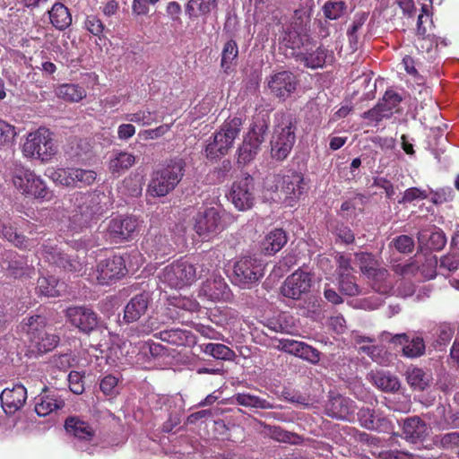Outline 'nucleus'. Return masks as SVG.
Here are the masks:
<instances>
[{
  "label": "nucleus",
  "instance_id": "1",
  "mask_svg": "<svg viewBox=\"0 0 459 459\" xmlns=\"http://www.w3.org/2000/svg\"><path fill=\"white\" fill-rule=\"evenodd\" d=\"M46 318L37 315L24 319L20 325L24 342L32 352L45 353L56 347L59 337L45 332Z\"/></svg>",
  "mask_w": 459,
  "mask_h": 459
},
{
  "label": "nucleus",
  "instance_id": "2",
  "mask_svg": "<svg viewBox=\"0 0 459 459\" xmlns=\"http://www.w3.org/2000/svg\"><path fill=\"white\" fill-rule=\"evenodd\" d=\"M10 177L13 186L22 195L35 199H50L51 194L40 176L21 162L13 163Z\"/></svg>",
  "mask_w": 459,
  "mask_h": 459
},
{
  "label": "nucleus",
  "instance_id": "3",
  "mask_svg": "<svg viewBox=\"0 0 459 459\" xmlns=\"http://www.w3.org/2000/svg\"><path fill=\"white\" fill-rule=\"evenodd\" d=\"M22 152L25 158L48 161L56 153L52 133L46 127H39L29 133Z\"/></svg>",
  "mask_w": 459,
  "mask_h": 459
},
{
  "label": "nucleus",
  "instance_id": "4",
  "mask_svg": "<svg viewBox=\"0 0 459 459\" xmlns=\"http://www.w3.org/2000/svg\"><path fill=\"white\" fill-rule=\"evenodd\" d=\"M182 160H172L164 168L156 170L148 186L152 196H165L172 191L183 177Z\"/></svg>",
  "mask_w": 459,
  "mask_h": 459
},
{
  "label": "nucleus",
  "instance_id": "5",
  "mask_svg": "<svg viewBox=\"0 0 459 459\" xmlns=\"http://www.w3.org/2000/svg\"><path fill=\"white\" fill-rule=\"evenodd\" d=\"M265 190L276 193L280 191L287 201L299 199L305 189L303 175L297 171H288L284 175H269L264 182Z\"/></svg>",
  "mask_w": 459,
  "mask_h": 459
},
{
  "label": "nucleus",
  "instance_id": "6",
  "mask_svg": "<svg viewBox=\"0 0 459 459\" xmlns=\"http://www.w3.org/2000/svg\"><path fill=\"white\" fill-rule=\"evenodd\" d=\"M74 205L76 206L75 213L73 215L72 224L69 230L73 233L78 232V228L82 230L88 227L93 220L102 214L103 208L100 205V197L95 194H78L75 198Z\"/></svg>",
  "mask_w": 459,
  "mask_h": 459
},
{
  "label": "nucleus",
  "instance_id": "7",
  "mask_svg": "<svg viewBox=\"0 0 459 459\" xmlns=\"http://www.w3.org/2000/svg\"><path fill=\"white\" fill-rule=\"evenodd\" d=\"M263 261L254 256H243L235 261L230 276L233 284L241 289L250 288L264 275Z\"/></svg>",
  "mask_w": 459,
  "mask_h": 459
},
{
  "label": "nucleus",
  "instance_id": "8",
  "mask_svg": "<svg viewBox=\"0 0 459 459\" xmlns=\"http://www.w3.org/2000/svg\"><path fill=\"white\" fill-rule=\"evenodd\" d=\"M241 126L242 120L239 117H233L225 121L221 130L215 133L213 141L207 144L205 148L207 157L216 159L225 155L232 147Z\"/></svg>",
  "mask_w": 459,
  "mask_h": 459
},
{
  "label": "nucleus",
  "instance_id": "9",
  "mask_svg": "<svg viewBox=\"0 0 459 459\" xmlns=\"http://www.w3.org/2000/svg\"><path fill=\"white\" fill-rule=\"evenodd\" d=\"M295 126L289 117H281V121L274 129L271 140V154L277 160H282L290 154L295 143Z\"/></svg>",
  "mask_w": 459,
  "mask_h": 459
},
{
  "label": "nucleus",
  "instance_id": "10",
  "mask_svg": "<svg viewBox=\"0 0 459 459\" xmlns=\"http://www.w3.org/2000/svg\"><path fill=\"white\" fill-rule=\"evenodd\" d=\"M65 428L75 438L74 446L77 450L94 454L98 449V440L91 425L77 417H70L65 420Z\"/></svg>",
  "mask_w": 459,
  "mask_h": 459
},
{
  "label": "nucleus",
  "instance_id": "11",
  "mask_svg": "<svg viewBox=\"0 0 459 459\" xmlns=\"http://www.w3.org/2000/svg\"><path fill=\"white\" fill-rule=\"evenodd\" d=\"M37 255L39 260H44L49 264H54L70 273H79L83 269L82 262L65 254L54 240L48 239L44 242L37 252Z\"/></svg>",
  "mask_w": 459,
  "mask_h": 459
},
{
  "label": "nucleus",
  "instance_id": "12",
  "mask_svg": "<svg viewBox=\"0 0 459 459\" xmlns=\"http://www.w3.org/2000/svg\"><path fill=\"white\" fill-rule=\"evenodd\" d=\"M267 129L268 125L264 119L252 124L242 145L238 148V162L239 164L246 165L255 159L264 140Z\"/></svg>",
  "mask_w": 459,
  "mask_h": 459
},
{
  "label": "nucleus",
  "instance_id": "13",
  "mask_svg": "<svg viewBox=\"0 0 459 459\" xmlns=\"http://www.w3.org/2000/svg\"><path fill=\"white\" fill-rule=\"evenodd\" d=\"M100 344L91 345L88 350L89 355L95 357L97 360L105 359L106 363L110 366L133 364L134 354L136 352L134 343L123 342L121 344H112L108 349L105 357L103 356L104 351L100 349Z\"/></svg>",
  "mask_w": 459,
  "mask_h": 459
},
{
  "label": "nucleus",
  "instance_id": "14",
  "mask_svg": "<svg viewBox=\"0 0 459 459\" xmlns=\"http://www.w3.org/2000/svg\"><path fill=\"white\" fill-rule=\"evenodd\" d=\"M195 279V269L186 261H177L167 265L160 275V281L171 289H182Z\"/></svg>",
  "mask_w": 459,
  "mask_h": 459
},
{
  "label": "nucleus",
  "instance_id": "15",
  "mask_svg": "<svg viewBox=\"0 0 459 459\" xmlns=\"http://www.w3.org/2000/svg\"><path fill=\"white\" fill-rule=\"evenodd\" d=\"M230 199L238 211L251 209L255 201V180L247 175L235 181L230 191Z\"/></svg>",
  "mask_w": 459,
  "mask_h": 459
},
{
  "label": "nucleus",
  "instance_id": "16",
  "mask_svg": "<svg viewBox=\"0 0 459 459\" xmlns=\"http://www.w3.org/2000/svg\"><path fill=\"white\" fill-rule=\"evenodd\" d=\"M55 182L65 186H87L93 184L97 172L93 169L81 168L58 169L52 174Z\"/></svg>",
  "mask_w": 459,
  "mask_h": 459
},
{
  "label": "nucleus",
  "instance_id": "17",
  "mask_svg": "<svg viewBox=\"0 0 459 459\" xmlns=\"http://www.w3.org/2000/svg\"><path fill=\"white\" fill-rule=\"evenodd\" d=\"M312 281V273L299 268L285 279L281 287V293L286 298L299 299L303 294L309 292Z\"/></svg>",
  "mask_w": 459,
  "mask_h": 459
},
{
  "label": "nucleus",
  "instance_id": "18",
  "mask_svg": "<svg viewBox=\"0 0 459 459\" xmlns=\"http://www.w3.org/2000/svg\"><path fill=\"white\" fill-rule=\"evenodd\" d=\"M126 273L125 260L120 255H113L100 260L96 268V279L101 285L110 284Z\"/></svg>",
  "mask_w": 459,
  "mask_h": 459
},
{
  "label": "nucleus",
  "instance_id": "19",
  "mask_svg": "<svg viewBox=\"0 0 459 459\" xmlns=\"http://www.w3.org/2000/svg\"><path fill=\"white\" fill-rule=\"evenodd\" d=\"M299 85L297 76L290 71H281L267 78V86L273 95L285 100L295 92Z\"/></svg>",
  "mask_w": 459,
  "mask_h": 459
},
{
  "label": "nucleus",
  "instance_id": "20",
  "mask_svg": "<svg viewBox=\"0 0 459 459\" xmlns=\"http://www.w3.org/2000/svg\"><path fill=\"white\" fill-rule=\"evenodd\" d=\"M372 290L381 295L395 294L402 297H410L414 293L411 284L405 286L404 290L398 288L394 290V280L388 271L385 268L377 271L373 275L367 278Z\"/></svg>",
  "mask_w": 459,
  "mask_h": 459
},
{
  "label": "nucleus",
  "instance_id": "21",
  "mask_svg": "<svg viewBox=\"0 0 459 459\" xmlns=\"http://www.w3.org/2000/svg\"><path fill=\"white\" fill-rule=\"evenodd\" d=\"M0 266L14 278L30 276L33 272L27 258L12 250H6L0 255Z\"/></svg>",
  "mask_w": 459,
  "mask_h": 459
},
{
  "label": "nucleus",
  "instance_id": "22",
  "mask_svg": "<svg viewBox=\"0 0 459 459\" xmlns=\"http://www.w3.org/2000/svg\"><path fill=\"white\" fill-rule=\"evenodd\" d=\"M141 222L134 216L116 217L108 222L107 231L113 239H128L139 230Z\"/></svg>",
  "mask_w": 459,
  "mask_h": 459
},
{
  "label": "nucleus",
  "instance_id": "23",
  "mask_svg": "<svg viewBox=\"0 0 459 459\" xmlns=\"http://www.w3.org/2000/svg\"><path fill=\"white\" fill-rule=\"evenodd\" d=\"M65 316L74 327L87 333L93 331L99 324L97 314L87 307H68Z\"/></svg>",
  "mask_w": 459,
  "mask_h": 459
},
{
  "label": "nucleus",
  "instance_id": "24",
  "mask_svg": "<svg viewBox=\"0 0 459 459\" xmlns=\"http://www.w3.org/2000/svg\"><path fill=\"white\" fill-rule=\"evenodd\" d=\"M1 406L5 414L12 415L21 410L27 400V389L22 384L6 387L0 394Z\"/></svg>",
  "mask_w": 459,
  "mask_h": 459
},
{
  "label": "nucleus",
  "instance_id": "25",
  "mask_svg": "<svg viewBox=\"0 0 459 459\" xmlns=\"http://www.w3.org/2000/svg\"><path fill=\"white\" fill-rule=\"evenodd\" d=\"M136 352L134 354L133 364H137L145 368L154 367L152 362L165 352V347L154 342H139L134 344Z\"/></svg>",
  "mask_w": 459,
  "mask_h": 459
},
{
  "label": "nucleus",
  "instance_id": "26",
  "mask_svg": "<svg viewBox=\"0 0 459 459\" xmlns=\"http://www.w3.org/2000/svg\"><path fill=\"white\" fill-rule=\"evenodd\" d=\"M279 346L281 351L299 357L312 364H316L320 360V351L306 342L292 339H281Z\"/></svg>",
  "mask_w": 459,
  "mask_h": 459
},
{
  "label": "nucleus",
  "instance_id": "27",
  "mask_svg": "<svg viewBox=\"0 0 459 459\" xmlns=\"http://www.w3.org/2000/svg\"><path fill=\"white\" fill-rule=\"evenodd\" d=\"M437 257L430 255L426 256L425 261L420 265H416L412 263L403 264H399L394 266V270L397 274L407 276L413 274L414 271L417 269L424 279L431 280L437 275Z\"/></svg>",
  "mask_w": 459,
  "mask_h": 459
},
{
  "label": "nucleus",
  "instance_id": "28",
  "mask_svg": "<svg viewBox=\"0 0 459 459\" xmlns=\"http://www.w3.org/2000/svg\"><path fill=\"white\" fill-rule=\"evenodd\" d=\"M231 291L224 279L220 274L212 273V278L203 283V296L212 301H228Z\"/></svg>",
  "mask_w": 459,
  "mask_h": 459
},
{
  "label": "nucleus",
  "instance_id": "29",
  "mask_svg": "<svg viewBox=\"0 0 459 459\" xmlns=\"http://www.w3.org/2000/svg\"><path fill=\"white\" fill-rule=\"evenodd\" d=\"M225 228L220 211L212 207L203 214V242L209 241Z\"/></svg>",
  "mask_w": 459,
  "mask_h": 459
},
{
  "label": "nucleus",
  "instance_id": "30",
  "mask_svg": "<svg viewBox=\"0 0 459 459\" xmlns=\"http://www.w3.org/2000/svg\"><path fill=\"white\" fill-rule=\"evenodd\" d=\"M64 405L65 402L56 391L44 390V392L36 398L35 411L39 416L44 417L62 409Z\"/></svg>",
  "mask_w": 459,
  "mask_h": 459
},
{
  "label": "nucleus",
  "instance_id": "31",
  "mask_svg": "<svg viewBox=\"0 0 459 459\" xmlns=\"http://www.w3.org/2000/svg\"><path fill=\"white\" fill-rule=\"evenodd\" d=\"M0 232L2 236L21 249H30L33 243L25 236L18 234L12 226L11 218L8 213L0 214Z\"/></svg>",
  "mask_w": 459,
  "mask_h": 459
},
{
  "label": "nucleus",
  "instance_id": "32",
  "mask_svg": "<svg viewBox=\"0 0 459 459\" xmlns=\"http://www.w3.org/2000/svg\"><path fill=\"white\" fill-rule=\"evenodd\" d=\"M402 97L393 90L386 91L382 101L377 108L366 113L367 117H375L380 120L383 117H388L393 114V110L400 104Z\"/></svg>",
  "mask_w": 459,
  "mask_h": 459
},
{
  "label": "nucleus",
  "instance_id": "33",
  "mask_svg": "<svg viewBox=\"0 0 459 459\" xmlns=\"http://www.w3.org/2000/svg\"><path fill=\"white\" fill-rule=\"evenodd\" d=\"M327 414L332 418L346 420L354 412L353 402L345 396H332L325 405Z\"/></svg>",
  "mask_w": 459,
  "mask_h": 459
},
{
  "label": "nucleus",
  "instance_id": "34",
  "mask_svg": "<svg viewBox=\"0 0 459 459\" xmlns=\"http://www.w3.org/2000/svg\"><path fill=\"white\" fill-rule=\"evenodd\" d=\"M148 306V294L141 293L133 297L125 307L124 319L127 323L139 320L147 312Z\"/></svg>",
  "mask_w": 459,
  "mask_h": 459
},
{
  "label": "nucleus",
  "instance_id": "35",
  "mask_svg": "<svg viewBox=\"0 0 459 459\" xmlns=\"http://www.w3.org/2000/svg\"><path fill=\"white\" fill-rule=\"evenodd\" d=\"M427 424L419 417L408 418L403 424V435L411 443L421 441L428 435Z\"/></svg>",
  "mask_w": 459,
  "mask_h": 459
},
{
  "label": "nucleus",
  "instance_id": "36",
  "mask_svg": "<svg viewBox=\"0 0 459 459\" xmlns=\"http://www.w3.org/2000/svg\"><path fill=\"white\" fill-rule=\"evenodd\" d=\"M300 60L307 67L312 69L321 68L325 64L333 62V53L326 48L319 46L311 52L302 54Z\"/></svg>",
  "mask_w": 459,
  "mask_h": 459
},
{
  "label": "nucleus",
  "instance_id": "37",
  "mask_svg": "<svg viewBox=\"0 0 459 459\" xmlns=\"http://www.w3.org/2000/svg\"><path fill=\"white\" fill-rule=\"evenodd\" d=\"M360 425L370 430L384 431L388 429L389 421L385 417H379L370 408H361L358 411Z\"/></svg>",
  "mask_w": 459,
  "mask_h": 459
},
{
  "label": "nucleus",
  "instance_id": "38",
  "mask_svg": "<svg viewBox=\"0 0 459 459\" xmlns=\"http://www.w3.org/2000/svg\"><path fill=\"white\" fill-rule=\"evenodd\" d=\"M154 336L162 342L178 346L186 347L195 343V337L189 332L181 329L164 330Z\"/></svg>",
  "mask_w": 459,
  "mask_h": 459
},
{
  "label": "nucleus",
  "instance_id": "39",
  "mask_svg": "<svg viewBox=\"0 0 459 459\" xmlns=\"http://www.w3.org/2000/svg\"><path fill=\"white\" fill-rule=\"evenodd\" d=\"M48 13L51 24L58 30L67 29L72 23L70 11L62 3H55Z\"/></svg>",
  "mask_w": 459,
  "mask_h": 459
},
{
  "label": "nucleus",
  "instance_id": "40",
  "mask_svg": "<svg viewBox=\"0 0 459 459\" xmlns=\"http://www.w3.org/2000/svg\"><path fill=\"white\" fill-rule=\"evenodd\" d=\"M405 376L410 386L420 391L429 387L433 379L431 372L417 367L408 368Z\"/></svg>",
  "mask_w": 459,
  "mask_h": 459
},
{
  "label": "nucleus",
  "instance_id": "41",
  "mask_svg": "<svg viewBox=\"0 0 459 459\" xmlns=\"http://www.w3.org/2000/svg\"><path fill=\"white\" fill-rule=\"evenodd\" d=\"M287 243V235L281 229L270 231L262 242V250L265 255H272L280 251Z\"/></svg>",
  "mask_w": 459,
  "mask_h": 459
},
{
  "label": "nucleus",
  "instance_id": "42",
  "mask_svg": "<svg viewBox=\"0 0 459 459\" xmlns=\"http://www.w3.org/2000/svg\"><path fill=\"white\" fill-rule=\"evenodd\" d=\"M205 315L207 319L216 325H224L238 317V312L228 307L206 308Z\"/></svg>",
  "mask_w": 459,
  "mask_h": 459
},
{
  "label": "nucleus",
  "instance_id": "43",
  "mask_svg": "<svg viewBox=\"0 0 459 459\" xmlns=\"http://www.w3.org/2000/svg\"><path fill=\"white\" fill-rule=\"evenodd\" d=\"M232 403L244 407H252L256 409H273V404L265 399L249 393H237L231 397Z\"/></svg>",
  "mask_w": 459,
  "mask_h": 459
},
{
  "label": "nucleus",
  "instance_id": "44",
  "mask_svg": "<svg viewBox=\"0 0 459 459\" xmlns=\"http://www.w3.org/2000/svg\"><path fill=\"white\" fill-rule=\"evenodd\" d=\"M135 163V157L127 152H116L108 162V169L119 174L131 168Z\"/></svg>",
  "mask_w": 459,
  "mask_h": 459
},
{
  "label": "nucleus",
  "instance_id": "45",
  "mask_svg": "<svg viewBox=\"0 0 459 459\" xmlns=\"http://www.w3.org/2000/svg\"><path fill=\"white\" fill-rule=\"evenodd\" d=\"M355 259L362 274L366 278L373 275L377 271L383 269V267L380 266L378 260L370 253H356Z\"/></svg>",
  "mask_w": 459,
  "mask_h": 459
},
{
  "label": "nucleus",
  "instance_id": "46",
  "mask_svg": "<svg viewBox=\"0 0 459 459\" xmlns=\"http://www.w3.org/2000/svg\"><path fill=\"white\" fill-rule=\"evenodd\" d=\"M56 94L65 101L78 102L86 97V91L78 84L65 83L56 88Z\"/></svg>",
  "mask_w": 459,
  "mask_h": 459
},
{
  "label": "nucleus",
  "instance_id": "47",
  "mask_svg": "<svg viewBox=\"0 0 459 459\" xmlns=\"http://www.w3.org/2000/svg\"><path fill=\"white\" fill-rule=\"evenodd\" d=\"M373 380L375 385L385 392H394L400 387L398 377L384 370L376 372Z\"/></svg>",
  "mask_w": 459,
  "mask_h": 459
},
{
  "label": "nucleus",
  "instance_id": "48",
  "mask_svg": "<svg viewBox=\"0 0 459 459\" xmlns=\"http://www.w3.org/2000/svg\"><path fill=\"white\" fill-rule=\"evenodd\" d=\"M63 284L59 283L54 276L40 277L38 280L37 290L41 295L57 297L61 293Z\"/></svg>",
  "mask_w": 459,
  "mask_h": 459
},
{
  "label": "nucleus",
  "instance_id": "49",
  "mask_svg": "<svg viewBox=\"0 0 459 459\" xmlns=\"http://www.w3.org/2000/svg\"><path fill=\"white\" fill-rule=\"evenodd\" d=\"M323 13L328 20H339L345 16L347 4L344 1L327 0L323 5Z\"/></svg>",
  "mask_w": 459,
  "mask_h": 459
},
{
  "label": "nucleus",
  "instance_id": "50",
  "mask_svg": "<svg viewBox=\"0 0 459 459\" xmlns=\"http://www.w3.org/2000/svg\"><path fill=\"white\" fill-rule=\"evenodd\" d=\"M359 351L379 365L387 366L390 362V355L381 346L377 345H362Z\"/></svg>",
  "mask_w": 459,
  "mask_h": 459
},
{
  "label": "nucleus",
  "instance_id": "51",
  "mask_svg": "<svg viewBox=\"0 0 459 459\" xmlns=\"http://www.w3.org/2000/svg\"><path fill=\"white\" fill-rule=\"evenodd\" d=\"M125 119L131 123H135L143 126H149L157 122V115L155 111L148 108L138 110L134 113H129L125 116Z\"/></svg>",
  "mask_w": 459,
  "mask_h": 459
},
{
  "label": "nucleus",
  "instance_id": "52",
  "mask_svg": "<svg viewBox=\"0 0 459 459\" xmlns=\"http://www.w3.org/2000/svg\"><path fill=\"white\" fill-rule=\"evenodd\" d=\"M427 230L420 232L419 238L422 241L424 238L428 237V245L429 248L440 250L445 247L446 238L440 229L434 228L429 234H427Z\"/></svg>",
  "mask_w": 459,
  "mask_h": 459
},
{
  "label": "nucleus",
  "instance_id": "53",
  "mask_svg": "<svg viewBox=\"0 0 459 459\" xmlns=\"http://www.w3.org/2000/svg\"><path fill=\"white\" fill-rule=\"evenodd\" d=\"M238 55V48L236 41L230 39L224 45L221 53V67L227 73L230 68L232 62L237 58Z\"/></svg>",
  "mask_w": 459,
  "mask_h": 459
},
{
  "label": "nucleus",
  "instance_id": "54",
  "mask_svg": "<svg viewBox=\"0 0 459 459\" xmlns=\"http://www.w3.org/2000/svg\"><path fill=\"white\" fill-rule=\"evenodd\" d=\"M339 290L342 294L348 296H356L360 293L359 287L355 281V277L352 273L348 275H338Z\"/></svg>",
  "mask_w": 459,
  "mask_h": 459
},
{
  "label": "nucleus",
  "instance_id": "55",
  "mask_svg": "<svg viewBox=\"0 0 459 459\" xmlns=\"http://www.w3.org/2000/svg\"><path fill=\"white\" fill-rule=\"evenodd\" d=\"M403 348V353L408 358H418L425 352V342L422 337L416 336Z\"/></svg>",
  "mask_w": 459,
  "mask_h": 459
},
{
  "label": "nucleus",
  "instance_id": "56",
  "mask_svg": "<svg viewBox=\"0 0 459 459\" xmlns=\"http://www.w3.org/2000/svg\"><path fill=\"white\" fill-rule=\"evenodd\" d=\"M204 351L206 354L212 356L218 359H230L233 356V351L222 343H208L205 344Z\"/></svg>",
  "mask_w": 459,
  "mask_h": 459
},
{
  "label": "nucleus",
  "instance_id": "57",
  "mask_svg": "<svg viewBox=\"0 0 459 459\" xmlns=\"http://www.w3.org/2000/svg\"><path fill=\"white\" fill-rule=\"evenodd\" d=\"M455 333L454 327L446 323L441 324L435 328V335L437 337L436 342L437 346H445L446 345L451 339L453 338Z\"/></svg>",
  "mask_w": 459,
  "mask_h": 459
},
{
  "label": "nucleus",
  "instance_id": "58",
  "mask_svg": "<svg viewBox=\"0 0 459 459\" xmlns=\"http://www.w3.org/2000/svg\"><path fill=\"white\" fill-rule=\"evenodd\" d=\"M332 232L335 236L337 242L349 245L353 243L355 239L352 230L344 223H337L332 230Z\"/></svg>",
  "mask_w": 459,
  "mask_h": 459
},
{
  "label": "nucleus",
  "instance_id": "59",
  "mask_svg": "<svg viewBox=\"0 0 459 459\" xmlns=\"http://www.w3.org/2000/svg\"><path fill=\"white\" fill-rule=\"evenodd\" d=\"M16 134L15 127L0 118V145L12 144Z\"/></svg>",
  "mask_w": 459,
  "mask_h": 459
},
{
  "label": "nucleus",
  "instance_id": "60",
  "mask_svg": "<svg viewBox=\"0 0 459 459\" xmlns=\"http://www.w3.org/2000/svg\"><path fill=\"white\" fill-rule=\"evenodd\" d=\"M282 44L292 50L299 48L303 44L300 34L294 29L288 28L282 36Z\"/></svg>",
  "mask_w": 459,
  "mask_h": 459
},
{
  "label": "nucleus",
  "instance_id": "61",
  "mask_svg": "<svg viewBox=\"0 0 459 459\" xmlns=\"http://www.w3.org/2000/svg\"><path fill=\"white\" fill-rule=\"evenodd\" d=\"M171 125L164 124L153 129H145L139 132L138 136L140 139L155 140L162 137L170 130Z\"/></svg>",
  "mask_w": 459,
  "mask_h": 459
},
{
  "label": "nucleus",
  "instance_id": "62",
  "mask_svg": "<svg viewBox=\"0 0 459 459\" xmlns=\"http://www.w3.org/2000/svg\"><path fill=\"white\" fill-rule=\"evenodd\" d=\"M268 435L274 440L284 443H293L295 436L282 429L278 426H268L267 427Z\"/></svg>",
  "mask_w": 459,
  "mask_h": 459
},
{
  "label": "nucleus",
  "instance_id": "63",
  "mask_svg": "<svg viewBox=\"0 0 459 459\" xmlns=\"http://www.w3.org/2000/svg\"><path fill=\"white\" fill-rule=\"evenodd\" d=\"M417 48L421 52L431 53L438 47V39L435 35L417 36Z\"/></svg>",
  "mask_w": 459,
  "mask_h": 459
},
{
  "label": "nucleus",
  "instance_id": "64",
  "mask_svg": "<svg viewBox=\"0 0 459 459\" xmlns=\"http://www.w3.org/2000/svg\"><path fill=\"white\" fill-rule=\"evenodd\" d=\"M392 244L400 253L408 254L412 252L414 248V241L411 237L407 235H400L394 238Z\"/></svg>",
  "mask_w": 459,
  "mask_h": 459
}]
</instances>
